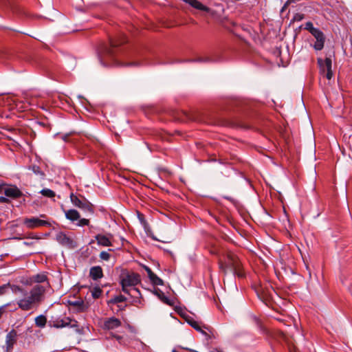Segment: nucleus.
<instances>
[{
    "label": "nucleus",
    "mask_w": 352,
    "mask_h": 352,
    "mask_svg": "<svg viewBox=\"0 0 352 352\" xmlns=\"http://www.w3.org/2000/svg\"><path fill=\"white\" fill-rule=\"evenodd\" d=\"M10 289L16 295H21L16 303L19 309L28 311L37 308L45 298L47 287L41 285H34L28 292L25 288L12 285Z\"/></svg>",
    "instance_id": "f257e3e1"
},
{
    "label": "nucleus",
    "mask_w": 352,
    "mask_h": 352,
    "mask_svg": "<svg viewBox=\"0 0 352 352\" xmlns=\"http://www.w3.org/2000/svg\"><path fill=\"white\" fill-rule=\"evenodd\" d=\"M119 279L122 291L134 298L133 302H139L141 293L135 286L141 282L140 275L135 272H124L120 274Z\"/></svg>",
    "instance_id": "f03ea898"
},
{
    "label": "nucleus",
    "mask_w": 352,
    "mask_h": 352,
    "mask_svg": "<svg viewBox=\"0 0 352 352\" xmlns=\"http://www.w3.org/2000/svg\"><path fill=\"white\" fill-rule=\"evenodd\" d=\"M219 267L225 274L230 270L234 276L240 278L244 276L241 261L237 256L230 251L227 252L223 258L219 259Z\"/></svg>",
    "instance_id": "7ed1b4c3"
},
{
    "label": "nucleus",
    "mask_w": 352,
    "mask_h": 352,
    "mask_svg": "<svg viewBox=\"0 0 352 352\" xmlns=\"http://www.w3.org/2000/svg\"><path fill=\"white\" fill-rule=\"evenodd\" d=\"M70 199L73 205L83 212L93 214L94 213V205L82 195H76L71 193Z\"/></svg>",
    "instance_id": "20e7f679"
},
{
    "label": "nucleus",
    "mask_w": 352,
    "mask_h": 352,
    "mask_svg": "<svg viewBox=\"0 0 352 352\" xmlns=\"http://www.w3.org/2000/svg\"><path fill=\"white\" fill-rule=\"evenodd\" d=\"M0 193L12 199L20 198L23 195V192L16 186L7 184H0Z\"/></svg>",
    "instance_id": "39448f33"
},
{
    "label": "nucleus",
    "mask_w": 352,
    "mask_h": 352,
    "mask_svg": "<svg viewBox=\"0 0 352 352\" xmlns=\"http://www.w3.org/2000/svg\"><path fill=\"white\" fill-rule=\"evenodd\" d=\"M23 225L28 229H34L40 227H50L51 223L48 221L41 219L38 217L25 218Z\"/></svg>",
    "instance_id": "423d86ee"
},
{
    "label": "nucleus",
    "mask_w": 352,
    "mask_h": 352,
    "mask_svg": "<svg viewBox=\"0 0 352 352\" xmlns=\"http://www.w3.org/2000/svg\"><path fill=\"white\" fill-rule=\"evenodd\" d=\"M76 322H77L76 320H73L69 317H64L63 318H52L49 321L50 326L56 329L63 328L68 326H70L72 327H76Z\"/></svg>",
    "instance_id": "0eeeda50"
},
{
    "label": "nucleus",
    "mask_w": 352,
    "mask_h": 352,
    "mask_svg": "<svg viewBox=\"0 0 352 352\" xmlns=\"http://www.w3.org/2000/svg\"><path fill=\"white\" fill-rule=\"evenodd\" d=\"M30 283H36V285H41L47 287V290L50 287V284L48 280V278L46 272H41L35 275H33L29 278Z\"/></svg>",
    "instance_id": "6e6552de"
},
{
    "label": "nucleus",
    "mask_w": 352,
    "mask_h": 352,
    "mask_svg": "<svg viewBox=\"0 0 352 352\" xmlns=\"http://www.w3.org/2000/svg\"><path fill=\"white\" fill-rule=\"evenodd\" d=\"M311 34L316 40L314 45V48L317 51L322 50L325 41V36L324 33L320 29L317 28Z\"/></svg>",
    "instance_id": "1a4fd4ad"
},
{
    "label": "nucleus",
    "mask_w": 352,
    "mask_h": 352,
    "mask_svg": "<svg viewBox=\"0 0 352 352\" xmlns=\"http://www.w3.org/2000/svg\"><path fill=\"white\" fill-rule=\"evenodd\" d=\"M18 334L14 329L9 331L6 336L5 347L10 352L12 351L14 344L17 342Z\"/></svg>",
    "instance_id": "9d476101"
},
{
    "label": "nucleus",
    "mask_w": 352,
    "mask_h": 352,
    "mask_svg": "<svg viewBox=\"0 0 352 352\" xmlns=\"http://www.w3.org/2000/svg\"><path fill=\"white\" fill-rule=\"evenodd\" d=\"M122 324L121 321L115 317L107 318L103 324V328L107 330H113L120 327Z\"/></svg>",
    "instance_id": "9b49d317"
},
{
    "label": "nucleus",
    "mask_w": 352,
    "mask_h": 352,
    "mask_svg": "<svg viewBox=\"0 0 352 352\" xmlns=\"http://www.w3.org/2000/svg\"><path fill=\"white\" fill-rule=\"evenodd\" d=\"M111 238H112V234H107L106 235L98 234L95 236V239L96 240L98 244L104 247H109L112 245Z\"/></svg>",
    "instance_id": "f8f14e48"
},
{
    "label": "nucleus",
    "mask_w": 352,
    "mask_h": 352,
    "mask_svg": "<svg viewBox=\"0 0 352 352\" xmlns=\"http://www.w3.org/2000/svg\"><path fill=\"white\" fill-rule=\"evenodd\" d=\"M56 241L62 245L67 247L73 246V240L67 236L64 232H60L56 235Z\"/></svg>",
    "instance_id": "ddd939ff"
},
{
    "label": "nucleus",
    "mask_w": 352,
    "mask_h": 352,
    "mask_svg": "<svg viewBox=\"0 0 352 352\" xmlns=\"http://www.w3.org/2000/svg\"><path fill=\"white\" fill-rule=\"evenodd\" d=\"M144 270L147 272L148 277L150 279L152 284L155 285H163L164 282L162 279L159 278L152 270L150 267L147 266H144Z\"/></svg>",
    "instance_id": "4468645a"
},
{
    "label": "nucleus",
    "mask_w": 352,
    "mask_h": 352,
    "mask_svg": "<svg viewBox=\"0 0 352 352\" xmlns=\"http://www.w3.org/2000/svg\"><path fill=\"white\" fill-rule=\"evenodd\" d=\"M89 276L94 280H98L103 277V271L100 266H94L90 268Z\"/></svg>",
    "instance_id": "2eb2a0df"
},
{
    "label": "nucleus",
    "mask_w": 352,
    "mask_h": 352,
    "mask_svg": "<svg viewBox=\"0 0 352 352\" xmlns=\"http://www.w3.org/2000/svg\"><path fill=\"white\" fill-rule=\"evenodd\" d=\"M317 60L321 72L324 73L325 71L331 69L332 62L331 58H326L324 60L318 58Z\"/></svg>",
    "instance_id": "dca6fc26"
},
{
    "label": "nucleus",
    "mask_w": 352,
    "mask_h": 352,
    "mask_svg": "<svg viewBox=\"0 0 352 352\" xmlns=\"http://www.w3.org/2000/svg\"><path fill=\"white\" fill-rule=\"evenodd\" d=\"M124 42H125L124 38H123L122 41L111 40L110 41L111 47H106L104 50V53L107 56H109L110 57H113L114 55V51H113V48L118 46L119 45L124 43Z\"/></svg>",
    "instance_id": "f3484780"
},
{
    "label": "nucleus",
    "mask_w": 352,
    "mask_h": 352,
    "mask_svg": "<svg viewBox=\"0 0 352 352\" xmlns=\"http://www.w3.org/2000/svg\"><path fill=\"white\" fill-rule=\"evenodd\" d=\"M64 212L65 217L72 222L78 220L80 217V213L75 209L64 210Z\"/></svg>",
    "instance_id": "a211bd4d"
},
{
    "label": "nucleus",
    "mask_w": 352,
    "mask_h": 352,
    "mask_svg": "<svg viewBox=\"0 0 352 352\" xmlns=\"http://www.w3.org/2000/svg\"><path fill=\"white\" fill-rule=\"evenodd\" d=\"M199 331H200L203 335H204L207 340L215 338L214 330L210 327H208L206 326L201 327V330H199Z\"/></svg>",
    "instance_id": "6ab92c4d"
},
{
    "label": "nucleus",
    "mask_w": 352,
    "mask_h": 352,
    "mask_svg": "<svg viewBox=\"0 0 352 352\" xmlns=\"http://www.w3.org/2000/svg\"><path fill=\"white\" fill-rule=\"evenodd\" d=\"M154 293L163 302L167 305H170L169 298L164 294V293L162 290H160V289H155Z\"/></svg>",
    "instance_id": "aec40b11"
},
{
    "label": "nucleus",
    "mask_w": 352,
    "mask_h": 352,
    "mask_svg": "<svg viewBox=\"0 0 352 352\" xmlns=\"http://www.w3.org/2000/svg\"><path fill=\"white\" fill-rule=\"evenodd\" d=\"M47 323V318L43 315H40L35 318V324L36 327L43 328Z\"/></svg>",
    "instance_id": "412c9836"
},
{
    "label": "nucleus",
    "mask_w": 352,
    "mask_h": 352,
    "mask_svg": "<svg viewBox=\"0 0 352 352\" xmlns=\"http://www.w3.org/2000/svg\"><path fill=\"white\" fill-rule=\"evenodd\" d=\"M127 298L124 295H118L112 298L111 300L108 301V304H117L119 302H125Z\"/></svg>",
    "instance_id": "4be33fe9"
},
{
    "label": "nucleus",
    "mask_w": 352,
    "mask_h": 352,
    "mask_svg": "<svg viewBox=\"0 0 352 352\" xmlns=\"http://www.w3.org/2000/svg\"><path fill=\"white\" fill-rule=\"evenodd\" d=\"M40 193L44 197L48 198H53L56 196V193L51 189L49 188H43L40 191Z\"/></svg>",
    "instance_id": "5701e85b"
},
{
    "label": "nucleus",
    "mask_w": 352,
    "mask_h": 352,
    "mask_svg": "<svg viewBox=\"0 0 352 352\" xmlns=\"http://www.w3.org/2000/svg\"><path fill=\"white\" fill-rule=\"evenodd\" d=\"M29 169L31 170L36 175L40 176L41 177H44L45 175L41 168L36 165L30 166Z\"/></svg>",
    "instance_id": "b1692460"
},
{
    "label": "nucleus",
    "mask_w": 352,
    "mask_h": 352,
    "mask_svg": "<svg viewBox=\"0 0 352 352\" xmlns=\"http://www.w3.org/2000/svg\"><path fill=\"white\" fill-rule=\"evenodd\" d=\"M91 292L92 297L95 299L99 298L102 293V289L98 286L94 287Z\"/></svg>",
    "instance_id": "393cba45"
},
{
    "label": "nucleus",
    "mask_w": 352,
    "mask_h": 352,
    "mask_svg": "<svg viewBox=\"0 0 352 352\" xmlns=\"http://www.w3.org/2000/svg\"><path fill=\"white\" fill-rule=\"evenodd\" d=\"M136 213H137V217L140 222V223L143 226V227L144 228H146L147 226H148V223L146 221V220L145 219V217L144 215L139 212V211H136Z\"/></svg>",
    "instance_id": "a878e982"
},
{
    "label": "nucleus",
    "mask_w": 352,
    "mask_h": 352,
    "mask_svg": "<svg viewBox=\"0 0 352 352\" xmlns=\"http://www.w3.org/2000/svg\"><path fill=\"white\" fill-rule=\"evenodd\" d=\"M305 29L308 30L310 33H312L317 28L314 27L313 23L311 21H308L305 25Z\"/></svg>",
    "instance_id": "bb28decb"
},
{
    "label": "nucleus",
    "mask_w": 352,
    "mask_h": 352,
    "mask_svg": "<svg viewBox=\"0 0 352 352\" xmlns=\"http://www.w3.org/2000/svg\"><path fill=\"white\" fill-rule=\"evenodd\" d=\"M89 224V220L87 219H79L78 222L76 223L78 226L83 227Z\"/></svg>",
    "instance_id": "cd10ccee"
},
{
    "label": "nucleus",
    "mask_w": 352,
    "mask_h": 352,
    "mask_svg": "<svg viewBox=\"0 0 352 352\" xmlns=\"http://www.w3.org/2000/svg\"><path fill=\"white\" fill-rule=\"evenodd\" d=\"M188 323H189V324L192 327H193L197 331L201 330V326L199 325V324L197 321H195V320H189Z\"/></svg>",
    "instance_id": "c85d7f7f"
},
{
    "label": "nucleus",
    "mask_w": 352,
    "mask_h": 352,
    "mask_svg": "<svg viewBox=\"0 0 352 352\" xmlns=\"http://www.w3.org/2000/svg\"><path fill=\"white\" fill-rule=\"evenodd\" d=\"M100 258L104 261H108L110 258V254L105 251H102L100 254Z\"/></svg>",
    "instance_id": "c756f323"
},
{
    "label": "nucleus",
    "mask_w": 352,
    "mask_h": 352,
    "mask_svg": "<svg viewBox=\"0 0 352 352\" xmlns=\"http://www.w3.org/2000/svg\"><path fill=\"white\" fill-rule=\"evenodd\" d=\"M10 283L5 284L3 285L0 286V295H2L6 293V289L12 286Z\"/></svg>",
    "instance_id": "7c9ffc66"
},
{
    "label": "nucleus",
    "mask_w": 352,
    "mask_h": 352,
    "mask_svg": "<svg viewBox=\"0 0 352 352\" xmlns=\"http://www.w3.org/2000/svg\"><path fill=\"white\" fill-rule=\"evenodd\" d=\"M217 59H213L210 57H206V58H200L196 60V61L199 62H212V61H217Z\"/></svg>",
    "instance_id": "2f4dec72"
},
{
    "label": "nucleus",
    "mask_w": 352,
    "mask_h": 352,
    "mask_svg": "<svg viewBox=\"0 0 352 352\" xmlns=\"http://www.w3.org/2000/svg\"><path fill=\"white\" fill-rule=\"evenodd\" d=\"M69 304L71 305L80 307L83 305L84 302L82 300H76V301H74V302H69Z\"/></svg>",
    "instance_id": "473e14b6"
},
{
    "label": "nucleus",
    "mask_w": 352,
    "mask_h": 352,
    "mask_svg": "<svg viewBox=\"0 0 352 352\" xmlns=\"http://www.w3.org/2000/svg\"><path fill=\"white\" fill-rule=\"evenodd\" d=\"M303 19H304V14H300V13L296 14L294 17V19L295 21H300L302 20Z\"/></svg>",
    "instance_id": "72a5a7b5"
},
{
    "label": "nucleus",
    "mask_w": 352,
    "mask_h": 352,
    "mask_svg": "<svg viewBox=\"0 0 352 352\" xmlns=\"http://www.w3.org/2000/svg\"><path fill=\"white\" fill-rule=\"evenodd\" d=\"M325 76H326L327 78L329 80H330L332 78L333 72H332L331 69H330L329 70H327V73H326Z\"/></svg>",
    "instance_id": "f704fd0d"
},
{
    "label": "nucleus",
    "mask_w": 352,
    "mask_h": 352,
    "mask_svg": "<svg viewBox=\"0 0 352 352\" xmlns=\"http://www.w3.org/2000/svg\"><path fill=\"white\" fill-rule=\"evenodd\" d=\"M266 293L265 294V296H271L272 292H274V289L272 287H270V289H269L267 287H265Z\"/></svg>",
    "instance_id": "c9c22d12"
},
{
    "label": "nucleus",
    "mask_w": 352,
    "mask_h": 352,
    "mask_svg": "<svg viewBox=\"0 0 352 352\" xmlns=\"http://www.w3.org/2000/svg\"><path fill=\"white\" fill-rule=\"evenodd\" d=\"M0 202L3 204H8L10 202L9 199L6 197H0Z\"/></svg>",
    "instance_id": "e433bc0d"
},
{
    "label": "nucleus",
    "mask_w": 352,
    "mask_h": 352,
    "mask_svg": "<svg viewBox=\"0 0 352 352\" xmlns=\"http://www.w3.org/2000/svg\"><path fill=\"white\" fill-rule=\"evenodd\" d=\"M0 352H10L8 349L5 347V345L0 346Z\"/></svg>",
    "instance_id": "4c0bfd02"
},
{
    "label": "nucleus",
    "mask_w": 352,
    "mask_h": 352,
    "mask_svg": "<svg viewBox=\"0 0 352 352\" xmlns=\"http://www.w3.org/2000/svg\"><path fill=\"white\" fill-rule=\"evenodd\" d=\"M68 138H69V134H66L65 135L63 136V140L65 142H67L68 141Z\"/></svg>",
    "instance_id": "58836bf2"
},
{
    "label": "nucleus",
    "mask_w": 352,
    "mask_h": 352,
    "mask_svg": "<svg viewBox=\"0 0 352 352\" xmlns=\"http://www.w3.org/2000/svg\"><path fill=\"white\" fill-rule=\"evenodd\" d=\"M23 243L25 245H32L33 244L32 242H30V243H29V242H24Z\"/></svg>",
    "instance_id": "ea45409f"
},
{
    "label": "nucleus",
    "mask_w": 352,
    "mask_h": 352,
    "mask_svg": "<svg viewBox=\"0 0 352 352\" xmlns=\"http://www.w3.org/2000/svg\"><path fill=\"white\" fill-rule=\"evenodd\" d=\"M29 238H31V239H40V237L36 236H29Z\"/></svg>",
    "instance_id": "a19ab883"
},
{
    "label": "nucleus",
    "mask_w": 352,
    "mask_h": 352,
    "mask_svg": "<svg viewBox=\"0 0 352 352\" xmlns=\"http://www.w3.org/2000/svg\"><path fill=\"white\" fill-rule=\"evenodd\" d=\"M40 217H41V218H43V219H44V218H46L47 217H46V215H45V214H40Z\"/></svg>",
    "instance_id": "79ce46f5"
},
{
    "label": "nucleus",
    "mask_w": 352,
    "mask_h": 352,
    "mask_svg": "<svg viewBox=\"0 0 352 352\" xmlns=\"http://www.w3.org/2000/svg\"><path fill=\"white\" fill-rule=\"evenodd\" d=\"M210 253L214 254H217L215 251H212V250L210 251Z\"/></svg>",
    "instance_id": "37998d69"
},
{
    "label": "nucleus",
    "mask_w": 352,
    "mask_h": 352,
    "mask_svg": "<svg viewBox=\"0 0 352 352\" xmlns=\"http://www.w3.org/2000/svg\"><path fill=\"white\" fill-rule=\"evenodd\" d=\"M116 338L118 340H120V339L121 338V337H120V336H116Z\"/></svg>",
    "instance_id": "c03bdc74"
},
{
    "label": "nucleus",
    "mask_w": 352,
    "mask_h": 352,
    "mask_svg": "<svg viewBox=\"0 0 352 352\" xmlns=\"http://www.w3.org/2000/svg\"><path fill=\"white\" fill-rule=\"evenodd\" d=\"M191 352H198L197 351H195V350H190Z\"/></svg>",
    "instance_id": "a18cd8bd"
}]
</instances>
